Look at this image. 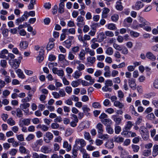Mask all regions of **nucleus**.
<instances>
[{
	"label": "nucleus",
	"instance_id": "nucleus-1",
	"mask_svg": "<svg viewBox=\"0 0 158 158\" xmlns=\"http://www.w3.org/2000/svg\"><path fill=\"white\" fill-rule=\"evenodd\" d=\"M139 131L143 139L147 140L148 139L149 137V131L144 126H142L140 127Z\"/></svg>",
	"mask_w": 158,
	"mask_h": 158
},
{
	"label": "nucleus",
	"instance_id": "nucleus-2",
	"mask_svg": "<svg viewBox=\"0 0 158 158\" xmlns=\"http://www.w3.org/2000/svg\"><path fill=\"white\" fill-rule=\"evenodd\" d=\"M20 62L21 60H20L15 59V60H10L9 63L12 68L16 69L19 67Z\"/></svg>",
	"mask_w": 158,
	"mask_h": 158
},
{
	"label": "nucleus",
	"instance_id": "nucleus-3",
	"mask_svg": "<svg viewBox=\"0 0 158 158\" xmlns=\"http://www.w3.org/2000/svg\"><path fill=\"white\" fill-rule=\"evenodd\" d=\"M75 147L79 148L84 147L86 145V143L85 141L82 139H76L75 142Z\"/></svg>",
	"mask_w": 158,
	"mask_h": 158
},
{
	"label": "nucleus",
	"instance_id": "nucleus-4",
	"mask_svg": "<svg viewBox=\"0 0 158 158\" xmlns=\"http://www.w3.org/2000/svg\"><path fill=\"white\" fill-rule=\"evenodd\" d=\"M30 106V104L29 103H24L20 104V109L23 110L26 114H27L29 112V110L28 108Z\"/></svg>",
	"mask_w": 158,
	"mask_h": 158
},
{
	"label": "nucleus",
	"instance_id": "nucleus-5",
	"mask_svg": "<svg viewBox=\"0 0 158 158\" xmlns=\"http://www.w3.org/2000/svg\"><path fill=\"white\" fill-rule=\"evenodd\" d=\"M84 18L81 16H78L76 20L77 25L80 27H82L85 24Z\"/></svg>",
	"mask_w": 158,
	"mask_h": 158
},
{
	"label": "nucleus",
	"instance_id": "nucleus-6",
	"mask_svg": "<svg viewBox=\"0 0 158 158\" xmlns=\"http://www.w3.org/2000/svg\"><path fill=\"white\" fill-rule=\"evenodd\" d=\"M128 83L129 86L133 90H135L136 88V84L135 83V80L133 78L128 80Z\"/></svg>",
	"mask_w": 158,
	"mask_h": 158
},
{
	"label": "nucleus",
	"instance_id": "nucleus-7",
	"mask_svg": "<svg viewBox=\"0 0 158 158\" xmlns=\"http://www.w3.org/2000/svg\"><path fill=\"white\" fill-rule=\"evenodd\" d=\"M31 118L24 119L20 120L19 123V126L20 127H23L24 125L28 126L30 124Z\"/></svg>",
	"mask_w": 158,
	"mask_h": 158
},
{
	"label": "nucleus",
	"instance_id": "nucleus-8",
	"mask_svg": "<svg viewBox=\"0 0 158 158\" xmlns=\"http://www.w3.org/2000/svg\"><path fill=\"white\" fill-rule=\"evenodd\" d=\"M45 135L47 138H44V140L46 143H49L50 142L51 140L53 137V134L50 132H48L46 133Z\"/></svg>",
	"mask_w": 158,
	"mask_h": 158
},
{
	"label": "nucleus",
	"instance_id": "nucleus-9",
	"mask_svg": "<svg viewBox=\"0 0 158 158\" xmlns=\"http://www.w3.org/2000/svg\"><path fill=\"white\" fill-rule=\"evenodd\" d=\"M146 58L152 61H154L156 59V56L151 52H148L146 54Z\"/></svg>",
	"mask_w": 158,
	"mask_h": 158
},
{
	"label": "nucleus",
	"instance_id": "nucleus-10",
	"mask_svg": "<svg viewBox=\"0 0 158 158\" xmlns=\"http://www.w3.org/2000/svg\"><path fill=\"white\" fill-rule=\"evenodd\" d=\"M44 50L42 49H40L39 52V54L37 57L36 59L39 63H41L44 60V57L43 56Z\"/></svg>",
	"mask_w": 158,
	"mask_h": 158
},
{
	"label": "nucleus",
	"instance_id": "nucleus-11",
	"mask_svg": "<svg viewBox=\"0 0 158 158\" xmlns=\"http://www.w3.org/2000/svg\"><path fill=\"white\" fill-rule=\"evenodd\" d=\"M111 118L115 123V125H118L121 124L122 119L120 117H118L115 115H113Z\"/></svg>",
	"mask_w": 158,
	"mask_h": 158
},
{
	"label": "nucleus",
	"instance_id": "nucleus-12",
	"mask_svg": "<svg viewBox=\"0 0 158 158\" xmlns=\"http://www.w3.org/2000/svg\"><path fill=\"white\" fill-rule=\"evenodd\" d=\"M40 152L45 154L49 153L52 152V149L48 146H43L40 148Z\"/></svg>",
	"mask_w": 158,
	"mask_h": 158
},
{
	"label": "nucleus",
	"instance_id": "nucleus-13",
	"mask_svg": "<svg viewBox=\"0 0 158 158\" xmlns=\"http://www.w3.org/2000/svg\"><path fill=\"white\" fill-rule=\"evenodd\" d=\"M62 32L68 35H69V34H75V29L73 28H72L69 29H63L62 30Z\"/></svg>",
	"mask_w": 158,
	"mask_h": 158
},
{
	"label": "nucleus",
	"instance_id": "nucleus-14",
	"mask_svg": "<svg viewBox=\"0 0 158 158\" xmlns=\"http://www.w3.org/2000/svg\"><path fill=\"white\" fill-rule=\"evenodd\" d=\"M63 147L66 148V150L67 152L70 151L72 148V146L71 144H69L68 142L67 141H64L63 143Z\"/></svg>",
	"mask_w": 158,
	"mask_h": 158
},
{
	"label": "nucleus",
	"instance_id": "nucleus-15",
	"mask_svg": "<svg viewBox=\"0 0 158 158\" xmlns=\"http://www.w3.org/2000/svg\"><path fill=\"white\" fill-rule=\"evenodd\" d=\"M144 6V4L140 1H137L135 4V9L136 10H139Z\"/></svg>",
	"mask_w": 158,
	"mask_h": 158
},
{
	"label": "nucleus",
	"instance_id": "nucleus-16",
	"mask_svg": "<svg viewBox=\"0 0 158 158\" xmlns=\"http://www.w3.org/2000/svg\"><path fill=\"white\" fill-rule=\"evenodd\" d=\"M105 34L104 32H102L98 35L97 36V38L98 39V42H100L103 40L104 39L106 38Z\"/></svg>",
	"mask_w": 158,
	"mask_h": 158
},
{
	"label": "nucleus",
	"instance_id": "nucleus-17",
	"mask_svg": "<svg viewBox=\"0 0 158 158\" xmlns=\"http://www.w3.org/2000/svg\"><path fill=\"white\" fill-rule=\"evenodd\" d=\"M103 126L101 123H98L96 125V128L98 130V134L103 133Z\"/></svg>",
	"mask_w": 158,
	"mask_h": 158
},
{
	"label": "nucleus",
	"instance_id": "nucleus-18",
	"mask_svg": "<svg viewBox=\"0 0 158 158\" xmlns=\"http://www.w3.org/2000/svg\"><path fill=\"white\" fill-rule=\"evenodd\" d=\"M105 146L107 148L111 149L114 148V145L112 141H108L106 143Z\"/></svg>",
	"mask_w": 158,
	"mask_h": 158
},
{
	"label": "nucleus",
	"instance_id": "nucleus-19",
	"mask_svg": "<svg viewBox=\"0 0 158 158\" xmlns=\"http://www.w3.org/2000/svg\"><path fill=\"white\" fill-rule=\"evenodd\" d=\"M152 156H156L158 154V145L155 144L153 146Z\"/></svg>",
	"mask_w": 158,
	"mask_h": 158
},
{
	"label": "nucleus",
	"instance_id": "nucleus-20",
	"mask_svg": "<svg viewBox=\"0 0 158 158\" xmlns=\"http://www.w3.org/2000/svg\"><path fill=\"white\" fill-rule=\"evenodd\" d=\"M82 75V73L78 70L76 71L72 75V76L75 79H77Z\"/></svg>",
	"mask_w": 158,
	"mask_h": 158
},
{
	"label": "nucleus",
	"instance_id": "nucleus-21",
	"mask_svg": "<svg viewBox=\"0 0 158 158\" xmlns=\"http://www.w3.org/2000/svg\"><path fill=\"white\" fill-rule=\"evenodd\" d=\"M15 72L19 78L22 79H24L25 78V75L20 69H17L15 71Z\"/></svg>",
	"mask_w": 158,
	"mask_h": 158
},
{
	"label": "nucleus",
	"instance_id": "nucleus-22",
	"mask_svg": "<svg viewBox=\"0 0 158 158\" xmlns=\"http://www.w3.org/2000/svg\"><path fill=\"white\" fill-rule=\"evenodd\" d=\"M79 149V147H75V146L74 145L72 149V154L73 155L72 156V158H76L77 156V152Z\"/></svg>",
	"mask_w": 158,
	"mask_h": 158
},
{
	"label": "nucleus",
	"instance_id": "nucleus-23",
	"mask_svg": "<svg viewBox=\"0 0 158 158\" xmlns=\"http://www.w3.org/2000/svg\"><path fill=\"white\" fill-rule=\"evenodd\" d=\"M8 53V51L6 49H4L0 52V58L4 59L6 58V54H7Z\"/></svg>",
	"mask_w": 158,
	"mask_h": 158
},
{
	"label": "nucleus",
	"instance_id": "nucleus-24",
	"mask_svg": "<svg viewBox=\"0 0 158 158\" xmlns=\"http://www.w3.org/2000/svg\"><path fill=\"white\" fill-rule=\"evenodd\" d=\"M71 41L70 40H66L63 43V45L66 48H69L72 45Z\"/></svg>",
	"mask_w": 158,
	"mask_h": 158
},
{
	"label": "nucleus",
	"instance_id": "nucleus-25",
	"mask_svg": "<svg viewBox=\"0 0 158 158\" xmlns=\"http://www.w3.org/2000/svg\"><path fill=\"white\" fill-rule=\"evenodd\" d=\"M86 60L87 62L92 64L95 62L96 58L94 57L88 56Z\"/></svg>",
	"mask_w": 158,
	"mask_h": 158
},
{
	"label": "nucleus",
	"instance_id": "nucleus-26",
	"mask_svg": "<svg viewBox=\"0 0 158 158\" xmlns=\"http://www.w3.org/2000/svg\"><path fill=\"white\" fill-rule=\"evenodd\" d=\"M102 123L106 126H110L112 124V121L110 119H104L101 121Z\"/></svg>",
	"mask_w": 158,
	"mask_h": 158
},
{
	"label": "nucleus",
	"instance_id": "nucleus-27",
	"mask_svg": "<svg viewBox=\"0 0 158 158\" xmlns=\"http://www.w3.org/2000/svg\"><path fill=\"white\" fill-rule=\"evenodd\" d=\"M85 52L83 49L78 54L79 59L80 60H84L85 59Z\"/></svg>",
	"mask_w": 158,
	"mask_h": 158
},
{
	"label": "nucleus",
	"instance_id": "nucleus-28",
	"mask_svg": "<svg viewBox=\"0 0 158 158\" xmlns=\"http://www.w3.org/2000/svg\"><path fill=\"white\" fill-rule=\"evenodd\" d=\"M103 133L98 134V137L103 140L108 139L109 138V135L107 134H103Z\"/></svg>",
	"mask_w": 158,
	"mask_h": 158
},
{
	"label": "nucleus",
	"instance_id": "nucleus-29",
	"mask_svg": "<svg viewBox=\"0 0 158 158\" xmlns=\"http://www.w3.org/2000/svg\"><path fill=\"white\" fill-rule=\"evenodd\" d=\"M114 105L116 107H118L119 108H122L124 105L123 103L118 101H116L114 102Z\"/></svg>",
	"mask_w": 158,
	"mask_h": 158
},
{
	"label": "nucleus",
	"instance_id": "nucleus-30",
	"mask_svg": "<svg viewBox=\"0 0 158 158\" xmlns=\"http://www.w3.org/2000/svg\"><path fill=\"white\" fill-rule=\"evenodd\" d=\"M28 45V43L27 41H22L20 44V46L21 48L23 49H25L27 47Z\"/></svg>",
	"mask_w": 158,
	"mask_h": 158
},
{
	"label": "nucleus",
	"instance_id": "nucleus-31",
	"mask_svg": "<svg viewBox=\"0 0 158 158\" xmlns=\"http://www.w3.org/2000/svg\"><path fill=\"white\" fill-rule=\"evenodd\" d=\"M84 78L86 80L89 81L90 84L91 85H92L94 82V79L92 78L90 75H86L85 76Z\"/></svg>",
	"mask_w": 158,
	"mask_h": 158
},
{
	"label": "nucleus",
	"instance_id": "nucleus-32",
	"mask_svg": "<svg viewBox=\"0 0 158 158\" xmlns=\"http://www.w3.org/2000/svg\"><path fill=\"white\" fill-rule=\"evenodd\" d=\"M22 110L20 108H17L16 109V116L19 118H22L23 117V113Z\"/></svg>",
	"mask_w": 158,
	"mask_h": 158
},
{
	"label": "nucleus",
	"instance_id": "nucleus-33",
	"mask_svg": "<svg viewBox=\"0 0 158 158\" xmlns=\"http://www.w3.org/2000/svg\"><path fill=\"white\" fill-rule=\"evenodd\" d=\"M132 126L133 124L132 122L130 121H128L123 129L126 130H129L132 127Z\"/></svg>",
	"mask_w": 158,
	"mask_h": 158
},
{
	"label": "nucleus",
	"instance_id": "nucleus-34",
	"mask_svg": "<svg viewBox=\"0 0 158 158\" xmlns=\"http://www.w3.org/2000/svg\"><path fill=\"white\" fill-rule=\"evenodd\" d=\"M131 133L130 131L125 130L121 132V134L124 137L128 138L130 136Z\"/></svg>",
	"mask_w": 158,
	"mask_h": 158
},
{
	"label": "nucleus",
	"instance_id": "nucleus-35",
	"mask_svg": "<svg viewBox=\"0 0 158 158\" xmlns=\"http://www.w3.org/2000/svg\"><path fill=\"white\" fill-rule=\"evenodd\" d=\"M113 50L111 47L108 48L105 51L106 54L108 55H112L113 54Z\"/></svg>",
	"mask_w": 158,
	"mask_h": 158
},
{
	"label": "nucleus",
	"instance_id": "nucleus-36",
	"mask_svg": "<svg viewBox=\"0 0 158 158\" xmlns=\"http://www.w3.org/2000/svg\"><path fill=\"white\" fill-rule=\"evenodd\" d=\"M151 151L150 149H147L144 150L142 152V155L145 157L149 156L151 153Z\"/></svg>",
	"mask_w": 158,
	"mask_h": 158
},
{
	"label": "nucleus",
	"instance_id": "nucleus-37",
	"mask_svg": "<svg viewBox=\"0 0 158 158\" xmlns=\"http://www.w3.org/2000/svg\"><path fill=\"white\" fill-rule=\"evenodd\" d=\"M80 80V79L73 81L71 82V85L73 87H77L80 84V82L79 81Z\"/></svg>",
	"mask_w": 158,
	"mask_h": 158
},
{
	"label": "nucleus",
	"instance_id": "nucleus-38",
	"mask_svg": "<svg viewBox=\"0 0 158 158\" xmlns=\"http://www.w3.org/2000/svg\"><path fill=\"white\" fill-rule=\"evenodd\" d=\"M114 141L117 143L122 142H123L124 139L122 137L115 136L114 138Z\"/></svg>",
	"mask_w": 158,
	"mask_h": 158
},
{
	"label": "nucleus",
	"instance_id": "nucleus-39",
	"mask_svg": "<svg viewBox=\"0 0 158 158\" xmlns=\"http://www.w3.org/2000/svg\"><path fill=\"white\" fill-rule=\"evenodd\" d=\"M107 28L109 29L112 30H114L117 29L114 23H111L108 24Z\"/></svg>",
	"mask_w": 158,
	"mask_h": 158
},
{
	"label": "nucleus",
	"instance_id": "nucleus-40",
	"mask_svg": "<svg viewBox=\"0 0 158 158\" xmlns=\"http://www.w3.org/2000/svg\"><path fill=\"white\" fill-rule=\"evenodd\" d=\"M54 46V42H49L47 45V49L48 51H50L51 50Z\"/></svg>",
	"mask_w": 158,
	"mask_h": 158
},
{
	"label": "nucleus",
	"instance_id": "nucleus-41",
	"mask_svg": "<svg viewBox=\"0 0 158 158\" xmlns=\"http://www.w3.org/2000/svg\"><path fill=\"white\" fill-rule=\"evenodd\" d=\"M106 130L107 132L110 134H112L114 133L113 129L110 126H106Z\"/></svg>",
	"mask_w": 158,
	"mask_h": 158
},
{
	"label": "nucleus",
	"instance_id": "nucleus-42",
	"mask_svg": "<svg viewBox=\"0 0 158 158\" xmlns=\"http://www.w3.org/2000/svg\"><path fill=\"white\" fill-rule=\"evenodd\" d=\"M131 147L133 151L135 152H137L139 149V147L137 145L132 144Z\"/></svg>",
	"mask_w": 158,
	"mask_h": 158
},
{
	"label": "nucleus",
	"instance_id": "nucleus-43",
	"mask_svg": "<svg viewBox=\"0 0 158 158\" xmlns=\"http://www.w3.org/2000/svg\"><path fill=\"white\" fill-rule=\"evenodd\" d=\"M64 4L60 3L58 8V12L60 13H62L64 12Z\"/></svg>",
	"mask_w": 158,
	"mask_h": 158
},
{
	"label": "nucleus",
	"instance_id": "nucleus-44",
	"mask_svg": "<svg viewBox=\"0 0 158 158\" xmlns=\"http://www.w3.org/2000/svg\"><path fill=\"white\" fill-rule=\"evenodd\" d=\"M114 130L116 134H119L121 131V128L118 125H115Z\"/></svg>",
	"mask_w": 158,
	"mask_h": 158
},
{
	"label": "nucleus",
	"instance_id": "nucleus-45",
	"mask_svg": "<svg viewBox=\"0 0 158 158\" xmlns=\"http://www.w3.org/2000/svg\"><path fill=\"white\" fill-rule=\"evenodd\" d=\"M7 123L11 126H13L15 124V121L11 118H10L7 120Z\"/></svg>",
	"mask_w": 158,
	"mask_h": 158
},
{
	"label": "nucleus",
	"instance_id": "nucleus-46",
	"mask_svg": "<svg viewBox=\"0 0 158 158\" xmlns=\"http://www.w3.org/2000/svg\"><path fill=\"white\" fill-rule=\"evenodd\" d=\"M73 132V130L70 128H69L66 129L65 132V135L66 136L70 135Z\"/></svg>",
	"mask_w": 158,
	"mask_h": 158
},
{
	"label": "nucleus",
	"instance_id": "nucleus-47",
	"mask_svg": "<svg viewBox=\"0 0 158 158\" xmlns=\"http://www.w3.org/2000/svg\"><path fill=\"white\" fill-rule=\"evenodd\" d=\"M7 62L5 60H2L0 61V65L3 68H5L6 67Z\"/></svg>",
	"mask_w": 158,
	"mask_h": 158
},
{
	"label": "nucleus",
	"instance_id": "nucleus-48",
	"mask_svg": "<svg viewBox=\"0 0 158 158\" xmlns=\"http://www.w3.org/2000/svg\"><path fill=\"white\" fill-rule=\"evenodd\" d=\"M130 110L131 111V112L133 114H134L136 116H138V115L139 114L135 111L133 106L131 105L130 106Z\"/></svg>",
	"mask_w": 158,
	"mask_h": 158
},
{
	"label": "nucleus",
	"instance_id": "nucleus-49",
	"mask_svg": "<svg viewBox=\"0 0 158 158\" xmlns=\"http://www.w3.org/2000/svg\"><path fill=\"white\" fill-rule=\"evenodd\" d=\"M146 118L148 119L152 120L154 119L155 117L153 113H151L148 114L146 116Z\"/></svg>",
	"mask_w": 158,
	"mask_h": 158
},
{
	"label": "nucleus",
	"instance_id": "nucleus-50",
	"mask_svg": "<svg viewBox=\"0 0 158 158\" xmlns=\"http://www.w3.org/2000/svg\"><path fill=\"white\" fill-rule=\"evenodd\" d=\"M16 136L18 140L20 141H23L24 140V137L23 135L21 134L20 135H16Z\"/></svg>",
	"mask_w": 158,
	"mask_h": 158
},
{
	"label": "nucleus",
	"instance_id": "nucleus-51",
	"mask_svg": "<svg viewBox=\"0 0 158 158\" xmlns=\"http://www.w3.org/2000/svg\"><path fill=\"white\" fill-rule=\"evenodd\" d=\"M118 97L120 98V100H121L124 98V95L121 90H119L118 92Z\"/></svg>",
	"mask_w": 158,
	"mask_h": 158
},
{
	"label": "nucleus",
	"instance_id": "nucleus-52",
	"mask_svg": "<svg viewBox=\"0 0 158 158\" xmlns=\"http://www.w3.org/2000/svg\"><path fill=\"white\" fill-rule=\"evenodd\" d=\"M118 19V15L117 14H115L111 17V19L113 22H116Z\"/></svg>",
	"mask_w": 158,
	"mask_h": 158
},
{
	"label": "nucleus",
	"instance_id": "nucleus-53",
	"mask_svg": "<svg viewBox=\"0 0 158 158\" xmlns=\"http://www.w3.org/2000/svg\"><path fill=\"white\" fill-rule=\"evenodd\" d=\"M84 137L85 139L88 140L91 139V137L89 133L87 132H84Z\"/></svg>",
	"mask_w": 158,
	"mask_h": 158
},
{
	"label": "nucleus",
	"instance_id": "nucleus-54",
	"mask_svg": "<svg viewBox=\"0 0 158 158\" xmlns=\"http://www.w3.org/2000/svg\"><path fill=\"white\" fill-rule=\"evenodd\" d=\"M35 138V135L33 134H29L26 138V139L27 141H30L33 139Z\"/></svg>",
	"mask_w": 158,
	"mask_h": 158
},
{
	"label": "nucleus",
	"instance_id": "nucleus-55",
	"mask_svg": "<svg viewBox=\"0 0 158 158\" xmlns=\"http://www.w3.org/2000/svg\"><path fill=\"white\" fill-rule=\"evenodd\" d=\"M68 58L69 60H73L74 59L75 56L72 52H70L69 53Z\"/></svg>",
	"mask_w": 158,
	"mask_h": 158
},
{
	"label": "nucleus",
	"instance_id": "nucleus-56",
	"mask_svg": "<svg viewBox=\"0 0 158 158\" xmlns=\"http://www.w3.org/2000/svg\"><path fill=\"white\" fill-rule=\"evenodd\" d=\"M85 68V66L84 64H79L77 67L78 70L81 71L84 70Z\"/></svg>",
	"mask_w": 158,
	"mask_h": 158
},
{
	"label": "nucleus",
	"instance_id": "nucleus-57",
	"mask_svg": "<svg viewBox=\"0 0 158 158\" xmlns=\"http://www.w3.org/2000/svg\"><path fill=\"white\" fill-rule=\"evenodd\" d=\"M20 152L22 153L25 154L27 153L26 148L23 146H20L19 148Z\"/></svg>",
	"mask_w": 158,
	"mask_h": 158
},
{
	"label": "nucleus",
	"instance_id": "nucleus-58",
	"mask_svg": "<svg viewBox=\"0 0 158 158\" xmlns=\"http://www.w3.org/2000/svg\"><path fill=\"white\" fill-rule=\"evenodd\" d=\"M113 46L114 48L117 50L119 51L122 50L121 46L116 44L114 43L113 45Z\"/></svg>",
	"mask_w": 158,
	"mask_h": 158
},
{
	"label": "nucleus",
	"instance_id": "nucleus-59",
	"mask_svg": "<svg viewBox=\"0 0 158 158\" xmlns=\"http://www.w3.org/2000/svg\"><path fill=\"white\" fill-rule=\"evenodd\" d=\"M35 91V89H32L31 91H29L27 92V94L28 95V97L29 98H30L31 99H32V97Z\"/></svg>",
	"mask_w": 158,
	"mask_h": 158
},
{
	"label": "nucleus",
	"instance_id": "nucleus-60",
	"mask_svg": "<svg viewBox=\"0 0 158 158\" xmlns=\"http://www.w3.org/2000/svg\"><path fill=\"white\" fill-rule=\"evenodd\" d=\"M9 31L7 29L5 28L2 31V34L3 36L5 37H7L8 35Z\"/></svg>",
	"mask_w": 158,
	"mask_h": 158
},
{
	"label": "nucleus",
	"instance_id": "nucleus-61",
	"mask_svg": "<svg viewBox=\"0 0 158 158\" xmlns=\"http://www.w3.org/2000/svg\"><path fill=\"white\" fill-rule=\"evenodd\" d=\"M79 50L80 47L78 46L73 47L72 49V52L75 53L78 52Z\"/></svg>",
	"mask_w": 158,
	"mask_h": 158
},
{
	"label": "nucleus",
	"instance_id": "nucleus-62",
	"mask_svg": "<svg viewBox=\"0 0 158 158\" xmlns=\"http://www.w3.org/2000/svg\"><path fill=\"white\" fill-rule=\"evenodd\" d=\"M105 34L106 36L110 37H113L114 35L112 31H106L105 32Z\"/></svg>",
	"mask_w": 158,
	"mask_h": 158
},
{
	"label": "nucleus",
	"instance_id": "nucleus-63",
	"mask_svg": "<svg viewBox=\"0 0 158 158\" xmlns=\"http://www.w3.org/2000/svg\"><path fill=\"white\" fill-rule=\"evenodd\" d=\"M153 87L156 89H158V79H156L155 80L153 83Z\"/></svg>",
	"mask_w": 158,
	"mask_h": 158
},
{
	"label": "nucleus",
	"instance_id": "nucleus-64",
	"mask_svg": "<svg viewBox=\"0 0 158 158\" xmlns=\"http://www.w3.org/2000/svg\"><path fill=\"white\" fill-rule=\"evenodd\" d=\"M94 108H99L101 107L100 104L98 102H94L92 104Z\"/></svg>",
	"mask_w": 158,
	"mask_h": 158
}]
</instances>
